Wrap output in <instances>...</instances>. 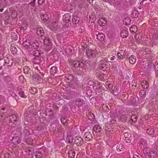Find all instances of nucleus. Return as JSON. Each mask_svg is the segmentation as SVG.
I'll return each instance as SVG.
<instances>
[{
    "mask_svg": "<svg viewBox=\"0 0 158 158\" xmlns=\"http://www.w3.org/2000/svg\"><path fill=\"white\" fill-rule=\"evenodd\" d=\"M30 93L32 94H35L37 93V89L34 87H31L29 90Z\"/></svg>",
    "mask_w": 158,
    "mask_h": 158,
    "instance_id": "nucleus-25",
    "label": "nucleus"
},
{
    "mask_svg": "<svg viewBox=\"0 0 158 158\" xmlns=\"http://www.w3.org/2000/svg\"><path fill=\"white\" fill-rule=\"evenodd\" d=\"M73 137L71 135L69 134L67 135L66 138V141L67 142L69 143H72L73 142Z\"/></svg>",
    "mask_w": 158,
    "mask_h": 158,
    "instance_id": "nucleus-21",
    "label": "nucleus"
},
{
    "mask_svg": "<svg viewBox=\"0 0 158 158\" xmlns=\"http://www.w3.org/2000/svg\"><path fill=\"white\" fill-rule=\"evenodd\" d=\"M131 21L128 18H126L123 21L124 23L126 25H128L131 24Z\"/></svg>",
    "mask_w": 158,
    "mask_h": 158,
    "instance_id": "nucleus-40",
    "label": "nucleus"
},
{
    "mask_svg": "<svg viewBox=\"0 0 158 158\" xmlns=\"http://www.w3.org/2000/svg\"><path fill=\"white\" fill-rule=\"evenodd\" d=\"M40 150H41V149L36 151V153L35 154V156L37 158H41L42 156V153L40 151Z\"/></svg>",
    "mask_w": 158,
    "mask_h": 158,
    "instance_id": "nucleus-36",
    "label": "nucleus"
},
{
    "mask_svg": "<svg viewBox=\"0 0 158 158\" xmlns=\"http://www.w3.org/2000/svg\"><path fill=\"white\" fill-rule=\"evenodd\" d=\"M100 69L103 71L106 70V69L109 68L108 63L101 60L99 62Z\"/></svg>",
    "mask_w": 158,
    "mask_h": 158,
    "instance_id": "nucleus-1",
    "label": "nucleus"
},
{
    "mask_svg": "<svg viewBox=\"0 0 158 158\" xmlns=\"http://www.w3.org/2000/svg\"><path fill=\"white\" fill-rule=\"evenodd\" d=\"M38 47V43L37 42H32L31 44V50H32L33 49H37Z\"/></svg>",
    "mask_w": 158,
    "mask_h": 158,
    "instance_id": "nucleus-16",
    "label": "nucleus"
},
{
    "mask_svg": "<svg viewBox=\"0 0 158 158\" xmlns=\"http://www.w3.org/2000/svg\"><path fill=\"white\" fill-rule=\"evenodd\" d=\"M147 0H142V1L140 2V4L141 5H143V2L146 1Z\"/></svg>",
    "mask_w": 158,
    "mask_h": 158,
    "instance_id": "nucleus-63",
    "label": "nucleus"
},
{
    "mask_svg": "<svg viewBox=\"0 0 158 158\" xmlns=\"http://www.w3.org/2000/svg\"><path fill=\"white\" fill-rule=\"evenodd\" d=\"M34 151L33 149L31 148H29L27 149V152L29 156L31 155V157L33 156V154L34 153Z\"/></svg>",
    "mask_w": 158,
    "mask_h": 158,
    "instance_id": "nucleus-28",
    "label": "nucleus"
},
{
    "mask_svg": "<svg viewBox=\"0 0 158 158\" xmlns=\"http://www.w3.org/2000/svg\"><path fill=\"white\" fill-rule=\"evenodd\" d=\"M30 110V108H27V110H26L24 114L25 117H27L29 116L31 114Z\"/></svg>",
    "mask_w": 158,
    "mask_h": 158,
    "instance_id": "nucleus-38",
    "label": "nucleus"
},
{
    "mask_svg": "<svg viewBox=\"0 0 158 158\" xmlns=\"http://www.w3.org/2000/svg\"><path fill=\"white\" fill-rule=\"evenodd\" d=\"M85 137V139L86 141H89L92 139V134L89 132H85L84 135Z\"/></svg>",
    "mask_w": 158,
    "mask_h": 158,
    "instance_id": "nucleus-9",
    "label": "nucleus"
},
{
    "mask_svg": "<svg viewBox=\"0 0 158 158\" xmlns=\"http://www.w3.org/2000/svg\"><path fill=\"white\" fill-rule=\"evenodd\" d=\"M23 45L26 48H29L30 49L31 43L29 40L24 41L23 43Z\"/></svg>",
    "mask_w": 158,
    "mask_h": 158,
    "instance_id": "nucleus-14",
    "label": "nucleus"
},
{
    "mask_svg": "<svg viewBox=\"0 0 158 158\" xmlns=\"http://www.w3.org/2000/svg\"><path fill=\"white\" fill-rule=\"evenodd\" d=\"M63 19L66 23H68L70 21L71 19L70 15L69 14H66L64 15Z\"/></svg>",
    "mask_w": 158,
    "mask_h": 158,
    "instance_id": "nucleus-12",
    "label": "nucleus"
},
{
    "mask_svg": "<svg viewBox=\"0 0 158 158\" xmlns=\"http://www.w3.org/2000/svg\"><path fill=\"white\" fill-rule=\"evenodd\" d=\"M137 119L138 118L135 115H132L131 117V119L129 121V123H131V122L135 123Z\"/></svg>",
    "mask_w": 158,
    "mask_h": 158,
    "instance_id": "nucleus-23",
    "label": "nucleus"
},
{
    "mask_svg": "<svg viewBox=\"0 0 158 158\" xmlns=\"http://www.w3.org/2000/svg\"><path fill=\"white\" fill-rule=\"evenodd\" d=\"M24 133H26L25 135V137L26 138V137L27 136L30 135L31 134L30 133V131H28L27 129H25L24 130Z\"/></svg>",
    "mask_w": 158,
    "mask_h": 158,
    "instance_id": "nucleus-47",
    "label": "nucleus"
},
{
    "mask_svg": "<svg viewBox=\"0 0 158 158\" xmlns=\"http://www.w3.org/2000/svg\"><path fill=\"white\" fill-rule=\"evenodd\" d=\"M36 0H33V1L31 2L30 4L32 6H34L35 5V3Z\"/></svg>",
    "mask_w": 158,
    "mask_h": 158,
    "instance_id": "nucleus-55",
    "label": "nucleus"
},
{
    "mask_svg": "<svg viewBox=\"0 0 158 158\" xmlns=\"http://www.w3.org/2000/svg\"><path fill=\"white\" fill-rule=\"evenodd\" d=\"M127 119V116L125 115H122L120 117L119 120L120 122H126Z\"/></svg>",
    "mask_w": 158,
    "mask_h": 158,
    "instance_id": "nucleus-35",
    "label": "nucleus"
},
{
    "mask_svg": "<svg viewBox=\"0 0 158 158\" xmlns=\"http://www.w3.org/2000/svg\"><path fill=\"white\" fill-rule=\"evenodd\" d=\"M5 116L4 114H0V121H1L5 118Z\"/></svg>",
    "mask_w": 158,
    "mask_h": 158,
    "instance_id": "nucleus-53",
    "label": "nucleus"
},
{
    "mask_svg": "<svg viewBox=\"0 0 158 158\" xmlns=\"http://www.w3.org/2000/svg\"><path fill=\"white\" fill-rule=\"evenodd\" d=\"M44 44L45 45L49 46H51L52 45V42L48 37L45 38L44 40Z\"/></svg>",
    "mask_w": 158,
    "mask_h": 158,
    "instance_id": "nucleus-10",
    "label": "nucleus"
},
{
    "mask_svg": "<svg viewBox=\"0 0 158 158\" xmlns=\"http://www.w3.org/2000/svg\"><path fill=\"white\" fill-rule=\"evenodd\" d=\"M68 155L69 157L74 158L75 155V152L73 150H70L69 151Z\"/></svg>",
    "mask_w": 158,
    "mask_h": 158,
    "instance_id": "nucleus-20",
    "label": "nucleus"
},
{
    "mask_svg": "<svg viewBox=\"0 0 158 158\" xmlns=\"http://www.w3.org/2000/svg\"><path fill=\"white\" fill-rule=\"evenodd\" d=\"M120 35L123 38H126L128 35V32L125 30H123L121 32Z\"/></svg>",
    "mask_w": 158,
    "mask_h": 158,
    "instance_id": "nucleus-22",
    "label": "nucleus"
},
{
    "mask_svg": "<svg viewBox=\"0 0 158 158\" xmlns=\"http://www.w3.org/2000/svg\"><path fill=\"white\" fill-rule=\"evenodd\" d=\"M155 132L154 129H147L146 132L149 135H154Z\"/></svg>",
    "mask_w": 158,
    "mask_h": 158,
    "instance_id": "nucleus-29",
    "label": "nucleus"
},
{
    "mask_svg": "<svg viewBox=\"0 0 158 158\" xmlns=\"http://www.w3.org/2000/svg\"><path fill=\"white\" fill-rule=\"evenodd\" d=\"M17 15V14L15 11L13 12L12 14V17L13 18H15L16 17Z\"/></svg>",
    "mask_w": 158,
    "mask_h": 158,
    "instance_id": "nucleus-49",
    "label": "nucleus"
},
{
    "mask_svg": "<svg viewBox=\"0 0 158 158\" xmlns=\"http://www.w3.org/2000/svg\"><path fill=\"white\" fill-rule=\"evenodd\" d=\"M26 139V142L27 143L31 145H32L33 144V140L30 137H28L27 138H25Z\"/></svg>",
    "mask_w": 158,
    "mask_h": 158,
    "instance_id": "nucleus-33",
    "label": "nucleus"
},
{
    "mask_svg": "<svg viewBox=\"0 0 158 158\" xmlns=\"http://www.w3.org/2000/svg\"><path fill=\"white\" fill-rule=\"evenodd\" d=\"M125 52L123 50L119 51L117 53V56L119 59H123L125 57Z\"/></svg>",
    "mask_w": 158,
    "mask_h": 158,
    "instance_id": "nucleus-7",
    "label": "nucleus"
},
{
    "mask_svg": "<svg viewBox=\"0 0 158 158\" xmlns=\"http://www.w3.org/2000/svg\"><path fill=\"white\" fill-rule=\"evenodd\" d=\"M93 50L89 49L86 50V54L88 57L90 56H92L93 57Z\"/></svg>",
    "mask_w": 158,
    "mask_h": 158,
    "instance_id": "nucleus-34",
    "label": "nucleus"
},
{
    "mask_svg": "<svg viewBox=\"0 0 158 158\" xmlns=\"http://www.w3.org/2000/svg\"><path fill=\"white\" fill-rule=\"evenodd\" d=\"M44 0H38V3L39 4H41L43 3Z\"/></svg>",
    "mask_w": 158,
    "mask_h": 158,
    "instance_id": "nucleus-60",
    "label": "nucleus"
},
{
    "mask_svg": "<svg viewBox=\"0 0 158 158\" xmlns=\"http://www.w3.org/2000/svg\"><path fill=\"white\" fill-rule=\"evenodd\" d=\"M19 120V118L15 115H12L10 117V123L17 124Z\"/></svg>",
    "mask_w": 158,
    "mask_h": 158,
    "instance_id": "nucleus-4",
    "label": "nucleus"
},
{
    "mask_svg": "<svg viewBox=\"0 0 158 158\" xmlns=\"http://www.w3.org/2000/svg\"><path fill=\"white\" fill-rule=\"evenodd\" d=\"M106 23V20L103 18H100L98 21V23L100 26L105 25Z\"/></svg>",
    "mask_w": 158,
    "mask_h": 158,
    "instance_id": "nucleus-11",
    "label": "nucleus"
},
{
    "mask_svg": "<svg viewBox=\"0 0 158 158\" xmlns=\"http://www.w3.org/2000/svg\"><path fill=\"white\" fill-rule=\"evenodd\" d=\"M28 27V25L27 23H24L23 24V26L21 27V30L25 31L26 30Z\"/></svg>",
    "mask_w": 158,
    "mask_h": 158,
    "instance_id": "nucleus-45",
    "label": "nucleus"
},
{
    "mask_svg": "<svg viewBox=\"0 0 158 158\" xmlns=\"http://www.w3.org/2000/svg\"><path fill=\"white\" fill-rule=\"evenodd\" d=\"M74 142L77 145L80 146L83 143V139L80 136H76Z\"/></svg>",
    "mask_w": 158,
    "mask_h": 158,
    "instance_id": "nucleus-3",
    "label": "nucleus"
},
{
    "mask_svg": "<svg viewBox=\"0 0 158 158\" xmlns=\"http://www.w3.org/2000/svg\"><path fill=\"white\" fill-rule=\"evenodd\" d=\"M41 19L44 22L46 23L48 21L49 17L48 15L46 14H43L41 15Z\"/></svg>",
    "mask_w": 158,
    "mask_h": 158,
    "instance_id": "nucleus-13",
    "label": "nucleus"
},
{
    "mask_svg": "<svg viewBox=\"0 0 158 158\" xmlns=\"http://www.w3.org/2000/svg\"><path fill=\"white\" fill-rule=\"evenodd\" d=\"M141 144L142 145H141L142 147V146L143 145H146L147 144V143L146 141L144 140H142L140 142Z\"/></svg>",
    "mask_w": 158,
    "mask_h": 158,
    "instance_id": "nucleus-51",
    "label": "nucleus"
},
{
    "mask_svg": "<svg viewBox=\"0 0 158 158\" xmlns=\"http://www.w3.org/2000/svg\"><path fill=\"white\" fill-rule=\"evenodd\" d=\"M20 97L22 98H27V95L25 94L24 92L22 90L20 91L19 93Z\"/></svg>",
    "mask_w": 158,
    "mask_h": 158,
    "instance_id": "nucleus-37",
    "label": "nucleus"
},
{
    "mask_svg": "<svg viewBox=\"0 0 158 158\" xmlns=\"http://www.w3.org/2000/svg\"><path fill=\"white\" fill-rule=\"evenodd\" d=\"M115 57L114 56H110L109 57L110 60H114L115 58Z\"/></svg>",
    "mask_w": 158,
    "mask_h": 158,
    "instance_id": "nucleus-56",
    "label": "nucleus"
},
{
    "mask_svg": "<svg viewBox=\"0 0 158 158\" xmlns=\"http://www.w3.org/2000/svg\"><path fill=\"white\" fill-rule=\"evenodd\" d=\"M73 22L75 24H77L79 22V19L77 16H74L73 18Z\"/></svg>",
    "mask_w": 158,
    "mask_h": 158,
    "instance_id": "nucleus-41",
    "label": "nucleus"
},
{
    "mask_svg": "<svg viewBox=\"0 0 158 158\" xmlns=\"http://www.w3.org/2000/svg\"><path fill=\"white\" fill-rule=\"evenodd\" d=\"M57 69L56 67L53 66L50 69V73L51 74L54 75L56 73Z\"/></svg>",
    "mask_w": 158,
    "mask_h": 158,
    "instance_id": "nucleus-26",
    "label": "nucleus"
},
{
    "mask_svg": "<svg viewBox=\"0 0 158 158\" xmlns=\"http://www.w3.org/2000/svg\"><path fill=\"white\" fill-rule=\"evenodd\" d=\"M79 67L81 68L84 67L86 65V62L84 61H79Z\"/></svg>",
    "mask_w": 158,
    "mask_h": 158,
    "instance_id": "nucleus-44",
    "label": "nucleus"
},
{
    "mask_svg": "<svg viewBox=\"0 0 158 158\" xmlns=\"http://www.w3.org/2000/svg\"><path fill=\"white\" fill-rule=\"evenodd\" d=\"M36 33L37 35L40 36L43 35L44 31L43 29L40 27H38L36 29Z\"/></svg>",
    "mask_w": 158,
    "mask_h": 158,
    "instance_id": "nucleus-8",
    "label": "nucleus"
},
{
    "mask_svg": "<svg viewBox=\"0 0 158 158\" xmlns=\"http://www.w3.org/2000/svg\"><path fill=\"white\" fill-rule=\"evenodd\" d=\"M144 149L143 150V152L146 155H148L150 153V152L151 151L149 148L148 147H144L143 146Z\"/></svg>",
    "mask_w": 158,
    "mask_h": 158,
    "instance_id": "nucleus-24",
    "label": "nucleus"
},
{
    "mask_svg": "<svg viewBox=\"0 0 158 158\" xmlns=\"http://www.w3.org/2000/svg\"><path fill=\"white\" fill-rule=\"evenodd\" d=\"M5 63L7 65V66H11L13 64L12 60H10L7 58L5 60Z\"/></svg>",
    "mask_w": 158,
    "mask_h": 158,
    "instance_id": "nucleus-31",
    "label": "nucleus"
},
{
    "mask_svg": "<svg viewBox=\"0 0 158 158\" xmlns=\"http://www.w3.org/2000/svg\"><path fill=\"white\" fill-rule=\"evenodd\" d=\"M151 102H153V103L152 104H155L156 103H154V102H156V98H153L151 100Z\"/></svg>",
    "mask_w": 158,
    "mask_h": 158,
    "instance_id": "nucleus-57",
    "label": "nucleus"
},
{
    "mask_svg": "<svg viewBox=\"0 0 158 158\" xmlns=\"http://www.w3.org/2000/svg\"><path fill=\"white\" fill-rule=\"evenodd\" d=\"M23 70L25 73L27 74L30 72V69L27 66H25L23 68Z\"/></svg>",
    "mask_w": 158,
    "mask_h": 158,
    "instance_id": "nucleus-39",
    "label": "nucleus"
},
{
    "mask_svg": "<svg viewBox=\"0 0 158 158\" xmlns=\"http://www.w3.org/2000/svg\"><path fill=\"white\" fill-rule=\"evenodd\" d=\"M97 38L98 39L102 40L104 39L105 35L103 33H98V35H96Z\"/></svg>",
    "mask_w": 158,
    "mask_h": 158,
    "instance_id": "nucleus-30",
    "label": "nucleus"
},
{
    "mask_svg": "<svg viewBox=\"0 0 158 158\" xmlns=\"http://www.w3.org/2000/svg\"><path fill=\"white\" fill-rule=\"evenodd\" d=\"M4 100V98L2 96H1L0 100V105L1 103H3Z\"/></svg>",
    "mask_w": 158,
    "mask_h": 158,
    "instance_id": "nucleus-54",
    "label": "nucleus"
},
{
    "mask_svg": "<svg viewBox=\"0 0 158 158\" xmlns=\"http://www.w3.org/2000/svg\"><path fill=\"white\" fill-rule=\"evenodd\" d=\"M141 157L135 154L133 155V158H141Z\"/></svg>",
    "mask_w": 158,
    "mask_h": 158,
    "instance_id": "nucleus-59",
    "label": "nucleus"
},
{
    "mask_svg": "<svg viewBox=\"0 0 158 158\" xmlns=\"http://www.w3.org/2000/svg\"><path fill=\"white\" fill-rule=\"evenodd\" d=\"M61 121L63 124L65 125L67 120L64 118H62L61 119Z\"/></svg>",
    "mask_w": 158,
    "mask_h": 158,
    "instance_id": "nucleus-48",
    "label": "nucleus"
},
{
    "mask_svg": "<svg viewBox=\"0 0 158 158\" xmlns=\"http://www.w3.org/2000/svg\"><path fill=\"white\" fill-rule=\"evenodd\" d=\"M89 120H92L94 118V115L93 113L92 112H89Z\"/></svg>",
    "mask_w": 158,
    "mask_h": 158,
    "instance_id": "nucleus-46",
    "label": "nucleus"
},
{
    "mask_svg": "<svg viewBox=\"0 0 158 158\" xmlns=\"http://www.w3.org/2000/svg\"><path fill=\"white\" fill-rule=\"evenodd\" d=\"M129 60L130 63L134 64L136 62V57L134 56L131 55L129 57Z\"/></svg>",
    "mask_w": 158,
    "mask_h": 158,
    "instance_id": "nucleus-15",
    "label": "nucleus"
},
{
    "mask_svg": "<svg viewBox=\"0 0 158 158\" xmlns=\"http://www.w3.org/2000/svg\"><path fill=\"white\" fill-rule=\"evenodd\" d=\"M101 127H100V126L98 125H95L94 127H93V128H100Z\"/></svg>",
    "mask_w": 158,
    "mask_h": 158,
    "instance_id": "nucleus-58",
    "label": "nucleus"
},
{
    "mask_svg": "<svg viewBox=\"0 0 158 158\" xmlns=\"http://www.w3.org/2000/svg\"><path fill=\"white\" fill-rule=\"evenodd\" d=\"M157 153L156 152L153 151H151L148 155L150 158H158L156 156Z\"/></svg>",
    "mask_w": 158,
    "mask_h": 158,
    "instance_id": "nucleus-17",
    "label": "nucleus"
},
{
    "mask_svg": "<svg viewBox=\"0 0 158 158\" xmlns=\"http://www.w3.org/2000/svg\"><path fill=\"white\" fill-rule=\"evenodd\" d=\"M142 88L144 89H147L149 87V85L147 81H143L141 82Z\"/></svg>",
    "mask_w": 158,
    "mask_h": 158,
    "instance_id": "nucleus-19",
    "label": "nucleus"
},
{
    "mask_svg": "<svg viewBox=\"0 0 158 158\" xmlns=\"http://www.w3.org/2000/svg\"><path fill=\"white\" fill-rule=\"evenodd\" d=\"M124 136L125 138L131 137V134L128 133H124Z\"/></svg>",
    "mask_w": 158,
    "mask_h": 158,
    "instance_id": "nucleus-50",
    "label": "nucleus"
},
{
    "mask_svg": "<svg viewBox=\"0 0 158 158\" xmlns=\"http://www.w3.org/2000/svg\"><path fill=\"white\" fill-rule=\"evenodd\" d=\"M79 61L75 60L73 61V65L74 67L75 68H77L79 67Z\"/></svg>",
    "mask_w": 158,
    "mask_h": 158,
    "instance_id": "nucleus-43",
    "label": "nucleus"
},
{
    "mask_svg": "<svg viewBox=\"0 0 158 158\" xmlns=\"http://www.w3.org/2000/svg\"><path fill=\"white\" fill-rule=\"evenodd\" d=\"M16 46H17L14 44H11L10 45V50L13 54H16L17 52Z\"/></svg>",
    "mask_w": 158,
    "mask_h": 158,
    "instance_id": "nucleus-6",
    "label": "nucleus"
},
{
    "mask_svg": "<svg viewBox=\"0 0 158 158\" xmlns=\"http://www.w3.org/2000/svg\"><path fill=\"white\" fill-rule=\"evenodd\" d=\"M118 151L120 152L123 150L124 149V145L122 144H118L117 147Z\"/></svg>",
    "mask_w": 158,
    "mask_h": 158,
    "instance_id": "nucleus-27",
    "label": "nucleus"
},
{
    "mask_svg": "<svg viewBox=\"0 0 158 158\" xmlns=\"http://www.w3.org/2000/svg\"><path fill=\"white\" fill-rule=\"evenodd\" d=\"M48 27L52 30L56 31H57L58 28V23L56 21L50 23Z\"/></svg>",
    "mask_w": 158,
    "mask_h": 158,
    "instance_id": "nucleus-2",
    "label": "nucleus"
},
{
    "mask_svg": "<svg viewBox=\"0 0 158 158\" xmlns=\"http://www.w3.org/2000/svg\"><path fill=\"white\" fill-rule=\"evenodd\" d=\"M76 104L78 106H81L83 103L82 100L80 98H78L76 101Z\"/></svg>",
    "mask_w": 158,
    "mask_h": 158,
    "instance_id": "nucleus-42",
    "label": "nucleus"
},
{
    "mask_svg": "<svg viewBox=\"0 0 158 158\" xmlns=\"http://www.w3.org/2000/svg\"><path fill=\"white\" fill-rule=\"evenodd\" d=\"M134 37L135 39H138L139 38V35H138L137 34H136L135 35Z\"/></svg>",
    "mask_w": 158,
    "mask_h": 158,
    "instance_id": "nucleus-61",
    "label": "nucleus"
},
{
    "mask_svg": "<svg viewBox=\"0 0 158 158\" xmlns=\"http://www.w3.org/2000/svg\"><path fill=\"white\" fill-rule=\"evenodd\" d=\"M94 0H87V1L90 3H92Z\"/></svg>",
    "mask_w": 158,
    "mask_h": 158,
    "instance_id": "nucleus-64",
    "label": "nucleus"
},
{
    "mask_svg": "<svg viewBox=\"0 0 158 158\" xmlns=\"http://www.w3.org/2000/svg\"><path fill=\"white\" fill-rule=\"evenodd\" d=\"M125 140L128 143H130L131 142V137L126 138Z\"/></svg>",
    "mask_w": 158,
    "mask_h": 158,
    "instance_id": "nucleus-52",
    "label": "nucleus"
},
{
    "mask_svg": "<svg viewBox=\"0 0 158 158\" xmlns=\"http://www.w3.org/2000/svg\"><path fill=\"white\" fill-rule=\"evenodd\" d=\"M93 57H96L100 56L102 52L99 50L95 49L93 50Z\"/></svg>",
    "mask_w": 158,
    "mask_h": 158,
    "instance_id": "nucleus-18",
    "label": "nucleus"
},
{
    "mask_svg": "<svg viewBox=\"0 0 158 158\" xmlns=\"http://www.w3.org/2000/svg\"><path fill=\"white\" fill-rule=\"evenodd\" d=\"M130 31L131 33H135L137 31V28L136 26L132 25L130 28Z\"/></svg>",
    "mask_w": 158,
    "mask_h": 158,
    "instance_id": "nucleus-32",
    "label": "nucleus"
},
{
    "mask_svg": "<svg viewBox=\"0 0 158 158\" xmlns=\"http://www.w3.org/2000/svg\"><path fill=\"white\" fill-rule=\"evenodd\" d=\"M21 142V140L17 136L14 137L12 139V143L14 145H17L19 144Z\"/></svg>",
    "mask_w": 158,
    "mask_h": 158,
    "instance_id": "nucleus-5",
    "label": "nucleus"
},
{
    "mask_svg": "<svg viewBox=\"0 0 158 158\" xmlns=\"http://www.w3.org/2000/svg\"><path fill=\"white\" fill-rule=\"evenodd\" d=\"M98 129H96V130H95V129H93V134H94V132L95 133H96V132H97V130Z\"/></svg>",
    "mask_w": 158,
    "mask_h": 158,
    "instance_id": "nucleus-62",
    "label": "nucleus"
}]
</instances>
